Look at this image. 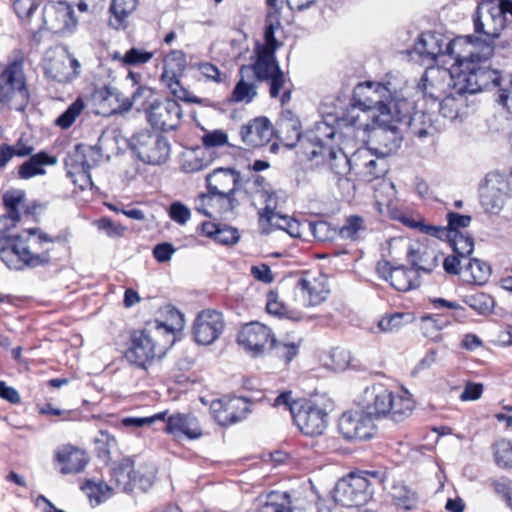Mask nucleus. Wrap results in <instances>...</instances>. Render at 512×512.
<instances>
[{"mask_svg":"<svg viewBox=\"0 0 512 512\" xmlns=\"http://www.w3.org/2000/svg\"><path fill=\"white\" fill-rule=\"evenodd\" d=\"M98 459H102L108 467L110 485L98 482V504L111 498L116 492L130 493L134 489L147 492L154 483L152 474L135 470L134 461L130 457H121L115 437L107 430H98Z\"/></svg>","mask_w":512,"mask_h":512,"instance_id":"f257e3e1","label":"nucleus"},{"mask_svg":"<svg viewBox=\"0 0 512 512\" xmlns=\"http://www.w3.org/2000/svg\"><path fill=\"white\" fill-rule=\"evenodd\" d=\"M352 101L365 112H373L371 118L375 127L374 136L389 151L400 147L403 137L399 128L393 124L394 104L389 89L381 83L365 82L358 84Z\"/></svg>","mask_w":512,"mask_h":512,"instance_id":"f03ea898","label":"nucleus"},{"mask_svg":"<svg viewBox=\"0 0 512 512\" xmlns=\"http://www.w3.org/2000/svg\"><path fill=\"white\" fill-rule=\"evenodd\" d=\"M172 322L155 320L141 331H135L131 345L126 351V359L140 368H146L155 358H161L175 341V330L183 327L184 316L174 307H167Z\"/></svg>","mask_w":512,"mask_h":512,"instance_id":"7ed1b4c3","label":"nucleus"},{"mask_svg":"<svg viewBox=\"0 0 512 512\" xmlns=\"http://www.w3.org/2000/svg\"><path fill=\"white\" fill-rule=\"evenodd\" d=\"M336 129L327 120L315 123L312 130L302 140V153L307 160L317 165L327 164L329 169L342 177L355 168L353 155L348 157L335 145Z\"/></svg>","mask_w":512,"mask_h":512,"instance_id":"20e7f679","label":"nucleus"},{"mask_svg":"<svg viewBox=\"0 0 512 512\" xmlns=\"http://www.w3.org/2000/svg\"><path fill=\"white\" fill-rule=\"evenodd\" d=\"M31 246L18 243L19 235L11 236L5 232V237H0V242L5 244L0 247V260L11 270H23L24 268H36L50 262L49 250L54 240L39 228L28 230Z\"/></svg>","mask_w":512,"mask_h":512,"instance_id":"39448f33","label":"nucleus"},{"mask_svg":"<svg viewBox=\"0 0 512 512\" xmlns=\"http://www.w3.org/2000/svg\"><path fill=\"white\" fill-rule=\"evenodd\" d=\"M512 16V0H482L473 17L474 31L484 42L483 56L493 55L494 40L505 26V15Z\"/></svg>","mask_w":512,"mask_h":512,"instance_id":"423d86ee","label":"nucleus"},{"mask_svg":"<svg viewBox=\"0 0 512 512\" xmlns=\"http://www.w3.org/2000/svg\"><path fill=\"white\" fill-rule=\"evenodd\" d=\"M483 37L475 36L471 45L472 49L466 54H457L454 59L459 71L453 75L455 94L462 96L465 93L475 94L479 92L478 86V60H488L492 55L483 56Z\"/></svg>","mask_w":512,"mask_h":512,"instance_id":"0eeeda50","label":"nucleus"},{"mask_svg":"<svg viewBox=\"0 0 512 512\" xmlns=\"http://www.w3.org/2000/svg\"><path fill=\"white\" fill-rule=\"evenodd\" d=\"M29 102L23 58L10 61L0 74V103L21 111Z\"/></svg>","mask_w":512,"mask_h":512,"instance_id":"6e6552de","label":"nucleus"},{"mask_svg":"<svg viewBox=\"0 0 512 512\" xmlns=\"http://www.w3.org/2000/svg\"><path fill=\"white\" fill-rule=\"evenodd\" d=\"M128 145L143 163L150 165H161L170 155V144L167 138L147 129L133 134Z\"/></svg>","mask_w":512,"mask_h":512,"instance_id":"1a4fd4ad","label":"nucleus"},{"mask_svg":"<svg viewBox=\"0 0 512 512\" xmlns=\"http://www.w3.org/2000/svg\"><path fill=\"white\" fill-rule=\"evenodd\" d=\"M475 36L468 35L449 39L437 32H423L415 43L414 49L422 58L436 61L441 56H449L452 59L461 53L464 44L472 42Z\"/></svg>","mask_w":512,"mask_h":512,"instance_id":"9d476101","label":"nucleus"},{"mask_svg":"<svg viewBox=\"0 0 512 512\" xmlns=\"http://www.w3.org/2000/svg\"><path fill=\"white\" fill-rule=\"evenodd\" d=\"M42 66L47 78L66 83L79 75L80 63L71 57L68 49L62 45L48 48L43 57Z\"/></svg>","mask_w":512,"mask_h":512,"instance_id":"9b49d317","label":"nucleus"},{"mask_svg":"<svg viewBox=\"0 0 512 512\" xmlns=\"http://www.w3.org/2000/svg\"><path fill=\"white\" fill-rule=\"evenodd\" d=\"M412 105L407 100H398L394 104L393 124L399 128L405 126L406 129L415 137L423 140L427 137H433L437 133V128L433 123L432 116L423 111H413ZM402 134V132H400Z\"/></svg>","mask_w":512,"mask_h":512,"instance_id":"f8f14e48","label":"nucleus"},{"mask_svg":"<svg viewBox=\"0 0 512 512\" xmlns=\"http://www.w3.org/2000/svg\"><path fill=\"white\" fill-rule=\"evenodd\" d=\"M95 153L93 146L77 144L65 159L67 176L82 192L89 189L93 193L94 183L90 169L96 163Z\"/></svg>","mask_w":512,"mask_h":512,"instance_id":"ddd939ff","label":"nucleus"},{"mask_svg":"<svg viewBox=\"0 0 512 512\" xmlns=\"http://www.w3.org/2000/svg\"><path fill=\"white\" fill-rule=\"evenodd\" d=\"M370 482L367 478L350 474L340 479L333 490V499L343 507H358L366 504L372 496Z\"/></svg>","mask_w":512,"mask_h":512,"instance_id":"4468645a","label":"nucleus"},{"mask_svg":"<svg viewBox=\"0 0 512 512\" xmlns=\"http://www.w3.org/2000/svg\"><path fill=\"white\" fill-rule=\"evenodd\" d=\"M274 337L271 328L255 321L241 327L237 343L252 357H258L271 350Z\"/></svg>","mask_w":512,"mask_h":512,"instance_id":"2eb2a0df","label":"nucleus"},{"mask_svg":"<svg viewBox=\"0 0 512 512\" xmlns=\"http://www.w3.org/2000/svg\"><path fill=\"white\" fill-rule=\"evenodd\" d=\"M42 20L41 29L62 36L71 34L77 26L72 6L64 1L47 3L42 11Z\"/></svg>","mask_w":512,"mask_h":512,"instance_id":"dca6fc26","label":"nucleus"},{"mask_svg":"<svg viewBox=\"0 0 512 512\" xmlns=\"http://www.w3.org/2000/svg\"><path fill=\"white\" fill-rule=\"evenodd\" d=\"M146 119L155 129L170 131L176 129L181 121L182 108L173 99L152 100L145 108Z\"/></svg>","mask_w":512,"mask_h":512,"instance_id":"f3484780","label":"nucleus"},{"mask_svg":"<svg viewBox=\"0 0 512 512\" xmlns=\"http://www.w3.org/2000/svg\"><path fill=\"white\" fill-rule=\"evenodd\" d=\"M509 191L506 177L499 172H490L479 187L481 205L487 212L496 214L504 206Z\"/></svg>","mask_w":512,"mask_h":512,"instance_id":"a211bd4d","label":"nucleus"},{"mask_svg":"<svg viewBox=\"0 0 512 512\" xmlns=\"http://www.w3.org/2000/svg\"><path fill=\"white\" fill-rule=\"evenodd\" d=\"M340 434L349 441H364L376 434L373 419L362 411L344 412L338 422Z\"/></svg>","mask_w":512,"mask_h":512,"instance_id":"6ab92c4d","label":"nucleus"},{"mask_svg":"<svg viewBox=\"0 0 512 512\" xmlns=\"http://www.w3.org/2000/svg\"><path fill=\"white\" fill-rule=\"evenodd\" d=\"M251 63L244 64L239 69V75L253 79L255 82L268 81L280 68L274 51L254 49Z\"/></svg>","mask_w":512,"mask_h":512,"instance_id":"aec40b11","label":"nucleus"},{"mask_svg":"<svg viewBox=\"0 0 512 512\" xmlns=\"http://www.w3.org/2000/svg\"><path fill=\"white\" fill-rule=\"evenodd\" d=\"M225 328L222 313L212 310H202L193 324V336L198 344L210 345L214 343Z\"/></svg>","mask_w":512,"mask_h":512,"instance_id":"412c9836","label":"nucleus"},{"mask_svg":"<svg viewBox=\"0 0 512 512\" xmlns=\"http://www.w3.org/2000/svg\"><path fill=\"white\" fill-rule=\"evenodd\" d=\"M391 403L392 391L380 383L366 387L359 400L363 411L372 419L387 418Z\"/></svg>","mask_w":512,"mask_h":512,"instance_id":"4be33fe9","label":"nucleus"},{"mask_svg":"<svg viewBox=\"0 0 512 512\" xmlns=\"http://www.w3.org/2000/svg\"><path fill=\"white\" fill-rule=\"evenodd\" d=\"M215 421L221 426L235 424L250 413V403L243 397L214 400L210 406Z\"/></svg>","mask_w":512,"mask_h":512,"instance_id":"5701e85b","label":"nucleus"},{"mask_svg":"<svg viewBox=\"0 0 512 512\" xmlns=\"http://www.w3.org/2000/svg\"><path fill=\"white\" fill-rule=\"evenodd\" d=\"M293 421L299 430L308 436L321 435L327 426V413L311 402H302L293 411Z\"/></svg>","mask_w":512,"mask_h":512,"instance_id":"b1692460","label":"nucleus"},{"mask_svg":"<svg viewBox=\"0 0 512 512\" xmlns=\"http://www.w3.org/2000/svg\"><path fill=\"white\" fill-rule=\"evenodd\" d=\"M376 271L397 291L407 292L420 285L419 275L413 268L393 266L389 261L382 260L377 263Z\"/></svg>","mask_w":512,"mask_h":512,"instance_id":"393cba45","label":"nucleus"},{"mask_svg":"<svg viewBox=\"0 0 512 512\" xmlns=\"http://www.w3.org/2000/svg\"><path fill=\"white\" fill-rule=\"evenodd\" d=\"M353 161L355 169L369 182L383 177L389 170L387 159L375 155L368 148L357 149L353 153Z\"/></svg>","mask_w":512,"mask_h":512,"instance_id":"a878e982","label":"nucleus"},{"mask_svg":"<svg viewBox=\"0 0 512 512\" xmlns=\"http://www.w3.org/2000/svg\"><path fill=\"white\" fill-rule=\"evenodd\" d=\"M451 82L454 86L452 73L447 70L430 68L421 77L418 88L422 91L424 97L435 102L444 96L446 87L450 86Z\"/></svg>","mask_w":512,"mask_h":512,"instance_id":"bb28decb","label":"nucleus"},{"mask_svg":"<svg viewBox=\"0 0 512 512\" xmlns=\"http://www.w3.org/2000/svg\"><path fill=\"white\" fill-rule=\"evenodd\" d=\"M239 135L245 145L252 148L262 147L270 141L273 127L267 117L259 116L243 124Z\"/></svg>","mask_w":512,"mask_h":512,"instance_id":"cd10ccee","label":"nucleus"},{"mask_svg":"<svg viewBox=\"0 0 512 512\" xmlns=\"http://www.w3.org/2000/svg\"><path fill=\"white\" fill-rule=\"evenodd\" d=\"M98 115L109 117L115 114L128 112L132 108V103L128 97L114 86L104 84L98 90Z\"/></svg>","mask_w":512,"mask_h":512,"instance_id":"c85d7f7f","label":"nucleus"},{"mask_svg":"<svg viewBox=\"0 0 512 512\" xmlns=\"http://www.w3.org/2000/svg\"><path fill=\"white\" fill-rule=\"evenodd\" d=\"M208 194H219L242 189L243 179L239 171L233 168H216L206 176Z\"/></svg>","mask_w":512,"mask_h":512,"instance_id":"c756f323","label":"nucleus"},{"mask_svg":"<svg viewBox=\"0 0 512 512\" xmlns=\"http://www.w3.org/2000/svg\"><path fill=\"white\" fill-rule=\"evenodd\" d=\"M164 431L175 437L185 436L188 439H198L202 436V429L192 414L175 413L167 418Z\"/></svg>","mask_w":512,"mask_h":512,"instance_id":"7c9ffc66","label":"nucleus"},{"mask_svg":"<svg viewBox=\"0 0 512 512\" xmlns=\"http://www.w3.org/2000/svg\"><path fill=\"white\" fill-rule=\"evenodd\" d=\"M25 193L22 190L7 191L3 195V203L6 214L0 217V237H5V232L16 227L21 219L19 208L23 206Z\"/></svg>","mask_w":512,"mask_h":512,"instance_id":"2f4dec72","label":"nucleus"},{"mask_svg":"<svg viewBox=\"0 0 512 512\" xmlns=\"http://www.w3.org/2000/svg\"><path fill=\"white\" fill-rule=\"evenodd\" d=\"M301 124L300 121L292 117L291 112H286L277 122V138L287 148L291 149L299 143L300 149L302 150V140H304L307 134L312 130L306 131L303 135L300 132Z\"/></svg>","mask_w":512,"mask_h":512,"instance_id":"473e14b6","label":"nucleus"},{"mask_svg":"<svg viewBox=\"0 0 512 512\" xmlns=\"http://www.w3.org/2000/svg\"><path fill=\"white\" fill-rule=\"evenodd\" d=\"M304 304L307 306H316L321 304L328 295V289L323 279L314 277L310 274H304L296 284Z\"/></svg>","mask_w":512,"mask_h":512,"instance_id":"72a5a7b5","label":"nucleus"},{"mask_svg":"<svg viewBox=\"0 0 512 512\" xmlns=\"http://www.w3.org/2000/svg\"><path fill=\"white\" fill-rule=\"evenodd\" d=\"M259 221L266 222L267 224L276 228L285 230L292 237H301L303 230L307 228L305 223L301 224L294 218L280 215L275 212L274 207L271 204H266L265 207L259 211Z\"/></svg>","mask_w":512,"mask_h":512,"instance_id":"f704fd0d","label":"nucleus"},{"mask_svg":"<svg viewBox=\"0 0 512 512\" xmlns=\"http://www.w3.org/2000/svg\"><path fill=\"white\" fill-rule=\"evenodd\" d=\"M57 461L62 465V474L81 472L88 463L86 453L74 446H63L56 454Z\"/></svg>","mask_w":512,"mask_h":512,"instance_id":"c9c22d12","label":"nucleus"},{"mask_svg":"<svg viewBox=\"0 0 512 512\" xmlns=\"http://www.w3.org/2000/svg\"><path fill=\"white\" fill-rule=\"evenodd\" d=\"M446 219L448 222L447 228L421 225L420 230L426 234L441 239L447 235L462 233L460 229L468 227L472 220L471 216L459 214L456 212H448Z\"/></svg>","mask_w":512,"mask_h":512,"instance_id":"e433bc0d","label":"nucleus"},{"mask_svg":"<svg viewBox=\"0 0 512 512\" xmlns=\"http://www.w3.org/2000/svg\"><path fill=\"white\" fill-rule=\"evenodd\" d=\"M407 256L412 268L418 274L419 271L431 273L439 263V253L430 247H422L416 250L409 249Z\"/></svg>","mask_w":512,"mask_h":512,"instance_id":"4c0bfd02","label":"nucleus"},{"mask_svg":"<svg viewBox=\"0 0 512 512\" xmlns=\"http://www.w3.org/2000/svg\"><path fill=\"white\" fill-rule=\"evenodd\" d=\"M56 163L57 158L55 156L41 151L31 155V157L19 167L18 174L21 179H30L34 176L45 174L44 166L55 165Z\"/></svg>","mask_w":512,"mask_h":512,"instance_id":"58836bf2","label":"nucleus"},{"mask_svg":"<svg viewBox=\"0 0 512 512\" xmlns=\"http://www.w3.org/2000/svg\"><path fill=\"white\" fill-rule=\"evenodd\" d=\"M414 408V402L408 393H394L392 391V403L390 404L387 419L394 422H402L410 416Z\"/></svg>","mask_w":512,"mask_h":512,"instance_id":"ea45409f","label":"nucleus"},{"mask_svg":"<svg viewBox=\"0 0 512 512\" xmlns=\"http://www.w3.org/2000/svg\"><path fill=\"white\" fill-rule=\"evenodd\" d=\"M138 0H112L109 12V24L115 29L125 27L127 17L136 9Z\"/></svg>","mask_w":512,"mask_h":512,"instance_id":"a19ab883","label":"nucleus"},{"mask_svg":"<svg viewBox=\"0 0 512 512\" xmlns=\"http://www.w3.org/2000/svg\"><path fill=\"white\" fill-rule=\"evenodd\" d=\"M267 82L269 83L271 98H278L280 96L282 105L287 104L291 100L292 84L282 69H279L278 72L269 77Z\"/></svg>","mask_w":512,"mask_h":512,"instance_id":"79ce46f5","label":"nucleus"},{"mask_svg":"<svg viewBox=\"0 0 512 512\" xmlns=\"http://www.w3.org/2000/svg\"><path fill=\"white\" fill-rule=\"evenodd\" d=\"M240 79L236 83L228 102L238 103L245 102L250 103L257 96V86L253 79H247L239 75Z\"/></svg>","mask_w":512,"mask_h":512,"instance_id":"37998d69","label":"nucleus"},{"mask_svg":"<svg viewBox=\"0 0 512 512\" xmlns=\"http://www.w3.org/2000/svg\"><path fill=\"white\" fill-rule=\"evenodd\" d=\"M280 14L268 13L266 19V26L264 31V44L256 42L254 49H267L268 51H274L278 49L280 43L275 37V32L280 28Z\"/></svg>","mask_w":512,"mask_h":512,"instance_id":"c03bdc74","label":"nucleus"},{"mask_svg":"<svg viewBox=\"0 0 512 512\" xmlns=\"http://www.w3.org/2000/svg\"><path fill=\"white\" fill-rule=\"evenodd\" d=\"M236 191L231 189L230 192H221L219 194L202 195L203 200H207L208 204L218 205L220 213L227 215L233 213V211L239 206V201L235 197Z\"/></svg>","mask_w":512,"mask_h":512,"instance_id":"a18cd8bd","label":"nucleus"},{"mask_svg":"<svg viewBox=\"0 0 512 512\" xmlns=\"http://www.w3.org/2000/svg\"><path fill=\"white\" fill-rule=\"evenodd\" d=\"M413 317L410 313L395 312L384 315L377 324L380 332L391 333L396 332L403 326L412 322Z\"/></svg>","mask_w":512,"mask_h":512,"instance_id":"49530a36","label":"nucleus"},{"mask_svg":"<svg viewBox=\"0 0 512 512\" xmlns=\"http://www.w3.org/2000/svg\"><path fill=\"white\" fill-rule=\"evenodd\" d=\"M488 60H478V86L479 92L500 85L501 75L493 70L487 63Z\"/></svg>","mask_w":512,"mask_h":512,"instance_id":"de8ad7c7","label":"nucleus"},{"mask_svg":"<svg viewBox=\"0 0 512 512\" xmlns=\"http://www.w3.org/2000/svg\"><path fill=\"white\" fill-rule=\"evenodd\" d=\"M290 495L287 492H271L267 501L256 512H292Z\"/></svg>","mask_w":512,"mask_h":512,"instance_id":"09e8293b","label":"nucleus"},{"mask_svg":"<svg viewBox=\"0 0 512 512\" xmlns=\"http://www.w3.org/2000/svg\"><path fill=\"white\" fill-rule=\"evenodd\" d=\"M494 461L503 469H512V441L499 439L492 445Z\"/></svg>","mask_w":512,"mask_h":512,"instance_id":"8fccbe9b","label":"nucleus"},{"mask_svg":"<svg viewBox=\"0 0 512 512\" xmlns=\"http://www.w3.org/2000/svg\"><path fill=\"white\" fill-rule=\"evenodd\" d=\"M366 112L362 110L357 103L352 101L346 112L336 119L338 126H351L356 129L366 130L368 124L361 121V116Z\"/></svg>","mask_w":512,"mask_h":512,"instance_id":"3c124183","label":"nucleus"},{"mask_svg":"<svg viewBox=\"0 0 512 512\" xmlns=\"http://www.w3.org/2000/svg\"><path fill=\"white\" fill-rule=\"evenodd\" d=\"M453 250V253L462 258L468 259L474 250V240L472 236L463 233L451 234L445 236Z\"/></svg>","mask_w":512,"mask_h":512,"instance_id":"603ef678","label":"nucleus"},{"mask_svg":"<svg viewBox=\"0 0 512 512\" xmlns=\"http://www.w3.org/2000/svg\"><path fill=\"white\" fill-rule=\"evenodd\" d=\"M392 497L397 506L405 510H412L418 503V496L410 490L406 485H394L392 488Z\"/></svg>","mask_w":512,"mask_h":512,"instance_id":"864d4df0","label":"nucleus"},{"mask_svg":"<svg viewBox=\"0 0 512 512\" xmlns=\"http://www.w3.org/2000/svg\"><path fill=\"white\" fill-rule=\"evenodd\" d=\"M465 273H469L471 281L477 284H484L490 276V266L478 259L468 258L465 263Z\"/></svg>","mask_w":512,"mask_h":512,"instance_id":"5fc2aeb1","label":"nucleus"},{"mask_svg":"<svg viewBox=\"0 0 512 512\" xmlns=\"http://www.w3.org/2000/svg\"><path fill=\"white\" fill-rule=\"evenodd\" d=\"M182 74L173 72H162L161 81L170 90L171 94L179 100L187 102L190 97L189 91L184 88L179 80Z\"/></svg>","mask_w":512,"mask_h":512,"instance_id":"6e6d98bb","label":"nucleus"},{"mask_svg":"<svg viewBox=\"0 0 512 512\" xmlns=\"http://www.w3.org/2000/svg\"><path fill=\"white\" fill-rule=\"evenodd\" d=\"M464 302L475 312L482 315L489 313L494 306L493 298L483 292L465 296Z\"/></svg>","mask_w":512,"mask_h":512,"instance_id":"4d7b16f0","label":"nucleus"},{"mask_svg":"<svg viewBox=\"0 0 512 512\" xmlns=\"http://www.w3.org/2000/svg\"><path fill=\"white\" fill-rule=\"evenodd\" d=\"M163 72L183 74L186 66V54L182 50H171L163 59Z\"/></svg>","mask_w":512,"mask_h":512,"instance_id":"13d9d810","label":"nucleus"},{"mask_svg":"<svg viewBox=\"0 0 512 512\" xmlns=\"http://www.w3.org/2000/svg\"><path fill=\"white\" fill-rule=\"evenodd\" d=\"M300 343L280 340L274 337V343L271 345L277 357L283 359L285 363H290L299 352Z\"/></svg>","mask_w":512,"mask_h":512,"instance_id":"bf43d9fd","label":"nucleus"},{"mask_svg":"<svg viewBox=\"0 0 512 512\" xmlns=\"http://www.w3.org/2000/svg\"><path fill=\"white\" fill-rule=\"evenodd\" d=\"M266 179L261 175H252L246 180H243L242 188L245 189L247 193L251 194H261L266 196V204H270V201L273 197V193H269L266 189Z\"/></svg>","mask_w":512,"mask_h":512,"instance_id":"052dcab7","label":"nucleus"},{"mask_svg":"<svg viewBox=\"0 0 512 512\" xmlns=\"http://www.w3.org/2000/svg\"><path fill=\"white\" fill-rule=\"evenodd\" d=\"M84 108L83 101L78 98L75 100L65 112H63L55 121L56 125L63 129L69 128L76 118L80 115L81 111Z\"/></svg>","mask_w":512,"mask_h":512,"instance_id":"680f3d73","label":"nucleus"},{"mask_svg":"<svg viewBox=\"0 0 512 512\" xmlns=\"http://www.w3.org/2000/svg\"><path fill=\"white\" fill-rule=\"evenodd\" d=\"M153 96L154 90L152 88L146 85H139L129 99L132 103V107L134 106L138 111L145 112V108L152 102L151 99Z\"/></svg>","mask_w":512,"mask_h":512,"instance_id":"e2e57ef3","label":"nucleus"},{"mask_svg":"<svg viewBox=\"0 0 512 512\" xmlns=\"http://www.w3.org/2000/svg\"><path fill=\"white\" fill-rule=\"evenodd\" d=\"M153 56V52L133 47L123 55L122 64L129 66L142 65L148 63Z\"/></svg>","mask_w":512,"mask_h":512,"instance_id":"0e129e2a","label":"nucleus"},{"mask_svg":"<svg viewBox=\"0 0 512 512\" xmlns=\"http://www.w3.org/2000/svg\"><path fill=\"white\" fill-rule=\"evenodd\" d=\"M305 225L314 238L321 242L329 241L333 238L334 230L326 221H307Z\"/></svg>","mask_w":512,"mask_h":512,"instance_id":"69168bd1","label":"nucleus"},{"mask_svg":"<svg viewBox=\"0 0 512 512\" xmlns=\"http://www.w3.org/2000/svg\"><path fill=\"white\" fill-rule=\"evenodd\" d=\"M461 103L454 94H449L441 98L439 103V112L444 118L454 120L459 115Z\"/></svg>","mask_w":512,"mask_h":512,"instance_id":"338daca9","label":"nucleus"},{"mask_svg":"<svg viewBox=\"0 0 512 512\" xmlns=\"http://www.w3.org/2000/svg\"><path fill=\"white\" fill-rule=\"evenodd\" d=\"M494 491L502 497V499L512 506V481L508 478H500L492 481Z\"/></svg>","mask_w":512,"mask_h":512,"instance_id":"774afa93","label":"nucleus"}]
</instances>
